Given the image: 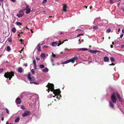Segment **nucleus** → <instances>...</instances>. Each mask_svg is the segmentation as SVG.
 <instances>
[{"label": "nucleus", "mask_w": 124, "mask_h": 124, "mask_svg": "<svg viewBox=\"0 0 124 124\" xmlns=\"http://www.w3.org/2000/svg\"><path fill=\"white\" fill-rule=\"evenodd\" d=\"M46 87H48V89L46 90L48 91V92L49 93L50 90L52 92H53V93L55 95L54 96H53V97H55V96L58 97V94H60L61 92L60 89H57L54 90V85L52 84H51L48 83V84L46 86Z\"/></svg>", "instance_id": "obj_1"}, {"label": "nucleus", "mask_w": 124, "mask_h": 124, "mask_svg": "<svg viewBox=\"0 0 124 124\" xmlns=\"http://www.w3.org/2000/svg\"><path fill=\"white\" fill-rule=\"evenodd\" d=\"M14 73L13 72L11 71L9 72H7L5 73L4 75V77L6 78H9V80H10L12 77L14 76Z\"/></svg>", "instance_id": "obj_2"}, {"label": "nucleus", "mask_w": 124, "mask_h": 124, "mask_svg": "<svg viewBox=\"0 0 124 124\" xmlns=\"http://www.w3.org/2000/svg\"><path fill=\"white\" fill-rule=\"evenodd\" d=\"M78 58V57L77 56H75L74 57L72 58L71 59L68 60L65 62H62L61 64H67L70 62H71L73 63L75 61L77 60Z\"/></svg>", "instance_id": "obj_3"}, {"label": "nucleus", "mask_w": 124, "mask_h": 124, "mask_svg": "<svg viewBox=\"0 0 124 124\" xmlns=\"http://www.w3.org/2000/svg\"><path fill=\"white\" fill-rule=\"evenodd\" d=\"M111 99L112 101L114 103H115L116 102V99L114 93H113L111 96Z\"/></svg>", "instance_id": "obj_4"}, {"label": "nucleus", "mask_w": 124, "mask_h": 124, "mask_svg": "<svg viewBox=\"0 0 124 124\" xmlns=\"http://www.w3.org/2000/svg\"><path fill=\"white\" fill-rule=\"evenodd\" d=\"M30 111H25L22 115L23 117H25L28 116L30 113Z\"/></svg>", "instance_id": "obj_5"}, {"label": "nucleus", "mask_w": 124, "mask_h": 124, "mask_svg": "<svg viewBox=\"0 0 124 124\" xmlns=\"http://www.w3.org/2000/svg\"><path fill=\"white\" fill-rule=\"evenodd\" d=\"M31 74L30 73H29L28 75L27 78L28 80L31 81H35L34 79V80L33 79V78H32L31 77Z\"/></svg>", "instance_id": "obj_6"}, {"label": "nucleus", "mask_w": 124, "mask_h": 124, "mask_svg": "<svg viewBox=\"0 0 124 124\" xmlns=\"http://www.w3.org/2000/svg\"><path fill=\"white\" fill-rule=\"evenodd\" d=\"M19 14H17L16 16L19 18H20L23 16V13L22 10H20L19 11Z\"/></svg>", "instance_id": "obj_7"}, {"label": "nucleus", "mask_w": 124, "mask_h": 124, "mask_svg": "<svg viewBox=\"0 0 124 124\" xmlns=\"http://www.w3.org/2000/svg\"><path fill=\"white\" fill-rule=\"evenodd\" d=\"M16 103L17 104H19L21 103V100L20 98L18 97L16 101Z\"/></svg>", "instance_id": "obj_8"}, {"label": "nucleus", "mask_w": 124, "mask_h": 124, "mask_svg": "<svg viewBox=\"0 0 124 124\" xmlns=\"http://www.w3.org/2000/svg\"><path fill=\"white\" fill-rule=\"evenodd\" d=\"M116 96L119 99V101L120 102H121L122 101V98L120 97V95L117 92L116 93Z\"/></svg>", "instance_id": "obj_9"}, {"label": "nucleus", "mask_w": 124, "mask_h": 124, "mask_svg": "<svg viewBox=\"0 0 124 124\" xmlns=\"http://www.w3.org/2000/svg\"><path fill=\"white\" fill-rule=\"evenodd\" d=\"M63 10L64 12H65L67 11V10L66 9L67 8V6L66 4H63Z\"/></svg>", "instance_id": "obj_10"}, {"label": "nucleus", "mask_w": 124, "mask_h": 124, "mask_svg": "<svg viewBox=\"0 0 124 124\" xmlns=\"http://www.w3.org/2000/svg\"><path fill=\"white\" fill-rule=\"evenodd\" d=\"M40 44H38L37 46V48L38 50L39 51H41V47L39 46Z\"/></svg>", "instance_id": "obj_11"}, {"label": "nucleus", "mask_w": 124, "mask_h": 124, "mask_svg": "<svg viewBox=\"0 0 124 124\" xmlns=\"http://www.w3.org/2000/svg\"><path fill=\"white\" fill-rule=\"evenodd\" d=\"M109 105L112 108H114V105L113 103H112L111 101L109 102Z\"/></svg>", "instance_id": "obj_12"}, {"label": "nucleus", "mask_w": 124, "mask_h": 124, "mask_svg": "<svg viewBox=\"0 0 124 124\" xmlns=\"http://www.w3.org/2000/svg\"><path fill=\"white\" fill-rule=\"evenodd\" d=\"M30 83L31 84H34L35 85H38L39 84L37 82H32L30 81Z\"/></svg>", "instance_id": "obj_13"}, {"label": "nucleus", "mask_w": 124, "mask_h": 124, "mask_svg": "<svg viewBox=\"0 0 124 124\" xmlns=\"http://www.w3.org/2000/svg\"><path fill=\"white\" fill-rule=\"evenodd\" d=\"M104 60L105 62H107L109 60V58L107 56L105 57H104Z\"/></svg>", "instance_id": "obj_14"}, {"label": "nucleus", "mask_w": 124, "mask_h": 124, "mask_svg": "<svg viewBox=\"0 0 124 124\" xmlns=\"http://www.w3.org/2000/svg\"><path fill=\"white\" fill-rule=\"evenodd\" d=\"M57 43L56 42H53L52 43V46H56Z\"/></svg>", "instance_id": "obj_15"}, {"label": "nucleus", "mask_w": 124, "mask_h": 124, "mask_svg": "<svg viewBox=\"0 0 124 124\" xmlns=\"http://www.w3.org/2000/svg\"><path fill=\"white\" fill-rule=\"evenodd\" d=\"M26 10V13L27 14H28L31 11V9L30 8H29Z\"/></svg>", "instance_id": "obj_16"}, {"label": "nucleus", "mask_w": 124, "mask_h": 124, "mask_svg": "<svg viewBox=\"0 0 124 124\" xmlns=\"http://www.w3.org/2000/svg\"><path fill=\"white\" fill-rule=\"evenodd\" d=\"M42 71L43 72H47L48 71V70L47 68H46L45 69H43Z\"/></svg>", "instance_id": "obj_17"}, {"label": "nucleus", "mask_w": 124, "mask_h": 124, "mask_svg": "<svg viewBox=\"0 0 124 124\" xmlns=\"http://www.w3.org/2000/svg\"><path fill=\"white\" fill-rule=\"evenodd\" d=\"M8 40L9 43H11L12 41V38L10 37H9L8 39Z\"/></svg>", "instance_id": "obj_18"}, {"label": "nucleus", "mask_w": 124, "mask_h": 124, "mask_svg": "<svg viewBox=\"0 0 124 124\" xmlns=\"http://www.w3.org/2000/svg\"><path fill=\"white\" fill-rule=\"evenodd\" d=\"M16 29L14 27L12 28V31L13 33H15L16 32Z\"/></svg>", "instance_id": "obj_19"}, {"label": "nucleus", "mask_w": 124, "mask_h": 124, "mask_svg": "<svg viewBox=\"0 0 124 124\" xmlns=\"http://www.w3.org/2000/svg\"><path fill=\"white\" fill-rule=\"evenodd\" d=\"M18 71L19 72L21 73L22 72L23 70L21 68H19L18 69Z\"/></svg>", "instance_id": "obj_20"}, {"label": "nucleus", "mask_w": 124, "mask_h": 124, "mask_svg": "<svg viewBox=\"0 0 124 124\" xmlns=\"http://www.w3.org/2000/svg\"><path fill=\"white\" fill-rule=\"evenodd\" d=\"M40 56L41 58H44L45 57V56L44 53H42L41 54Z\"/></svg>", "instance_id": "obj_21"}, {"label": "nucleus", "mask_w": 124, "mask_h": 124, "mask_svg": "<svg viewBox=\"0 0 124 124\" xmlns=\"http://www.w3.org/2000/svg\"><path fill=\"white\" fill-rule=\"evenodd\" d=\"M20 120V118L19 117H18L15 120V122H18Z\"/></svg>", "instance_id": "obj_22"}, {"label": "nucleus", "mask_w": 124, "mask_h": 124, "mask_svg": "<svg viewBox=\"0 0 124 124\" xmlns=\"http://www.w3.org/2000/svg\"><path fill=\"white\" fill-rule=\"evenodd\" d=\"M11 50V48L9 46H7L6 50L8 51H9Z\"/></svg>", "instance_id": "obj_23"}, {"label": "nucleus", "mask_w": 124, "mask_h": 124, "mask_svg": "<svg viewBox=\"0 0 124 124\" xmlns=\"http://www.w3.org/2000/svg\"><path fill=\"white\" fill-rule=\"evenodd\" d=\"M110 59L111 62H113L115 61L113 57H110Z\"/></svg>", "instance_id": "obj_24"}, {"label": "nucleus", "mask_w": 124, "mask_h": 124, "mask_svg": "<svg viewBox=\"0 0 124 124\" xmlns=\"http://www.w3.org/2000/svg\"><path fill=\"white\" fill-rule=\"evenodd\" d=\"M88 50V49L86 48H80V50H83V51H85L87 50Z\"/></svg>", "instance_id": "obj_25"}, {"label": "nucleus", "mask_w": 124, "mask_h": 124, "mask_svg": "<svg viewBox=\"0 0 124 124\" xmlns=\"http://www.w3.org/2000/svg\"><path fill=\"white\" fill-rule=\"evenodd\" d=\"M111 31V30L110 28H108L106 30V32L107 33L110 32Z\"/></svg>", "instance_id": "obj_26"}, {"label": "nucleus", "mask_w": 124, "mask_h": 124, "mask_svg": "<svg viewBox=\"0 0 124 124\" xmlns=\"http://www.w3.org/2000/svg\"><path fill=\"white\" fill-rule=\"evenodd\" d=\"M45 65L43 64H41L39 65V67L41 68H43L45 67Z\"/></svg>", "instance_id": "obj_27"}, {"label": "nucleus", "mask_w": 124, "mask_h": 124, "mask_svg": "<svg viewBox=\"0 0 124 124\" xmlns=\"http://www.w3.org/2000/svg\"><path fill=\"white\" fill-rule=\"evenodd\" d=\"M98 28V27L97 26H95L93 27V29L95 30H96Z\"/></svg>", "instance_id": "obj_28"}, {"label": "nucleus", "mask_w": 124, "mask_h": 124, "mask_svg": "<svg viewBox=\"0 0 124 124\" xmlns=\"http://www.w3.org/2000/svg\"><path fill=\"white\" fill-rule=\"evenodd\" d=\"M16 24L18 25H21L22 24L21 23L19 22H16Z\"/></svg>", "instance_id": "obj_29"}, {"label": "nucleus", "mask_w": 124, "mask_h": 124, "mask_svg": "<svg viewBox=\"0 0 124 124\" xmlns=\"http://www.w3.org/2000/svg\"><path fill=\"white\" fill-rule=\"evenodd\" d=\"M31 71L33 75H34L35 74V71L34 69H32L31 70Z\"/></svg>", "instance_id": "obj_30"}, {"label": "nucleus", "mask_w": 124, "mask_h": 124, "mask_svg": "<svg viewBox=\"0 0 124 124\" xmlns=\"http://www.w3.org/2000/svg\"><path fill=\"white\" fill-rule=\"evenodd\" d=\"M64 42V41H63L62 43L61 42V41H59V43L57 45V46H59L60 45H61V44H62Z\"/></svg>", "instance_id": "obj_31"}, {"label": "nucleus", "mask_w": 124, "mask_h": 124, "mask_svg": "<svg viewBox=\"0 0 124 124\" xmlns=\"http://www.w3.org/2000/svg\"><path fill=\"white\" fill-rule=\"evenodd\" d=\"M96 20L97 22H98L100 21L101 19L100 18H97L96 19Z\"/></svg>", "instance_id": "obj_32"}, {"label": "nucleus", "mask_w": 124, "mask_h": 124, "mask_svg": "<svg viewBox=\"0 0 124 124\" xmlns=\"http://www.w3.org/2000/svg\"><path fill=\"white\" fill-rule=\"evenodd\" d=\"M99 52V51L98 50H93V53L95 54V53H96L97 52Z\"/></svg>", "instance_id": "obj_33"}, {"label": "nucleus", "mask_w": 124, "mask_h": 124, "mask_svg": "<svg viewBox=\"0 0 124 124\" xmlns=\"http://www.w3.org/2000/svg\"><path fill=\"white\" fill-rule=\"evenodd\" d=\"M20 41L21 42V44H23L24 43V41L22 39H20Z\"/></svg>", "instance_id": "obj_34"}, {"label": "nucleus", "mask_w": 124, "mask_h": 124, "mask_svg": "<svg viewBox=\"0 0 124 124\" xmlns=\"http://www.w3.org/2000/svg\"><path fill=\"white\" fill-rule=\"evenodd\" d=\"M3 70H4L3 68H2V69L0 68V73H1L2 72Z\"/></svg>", "instance_id": "obj_35"}, {"label": "nucleus", "mask_w": 124, "mask_h": 124, "mask_svg": "<svg viewBox=\"0 0 124 124\" xmlns=\"http://www.w3.org/2000/svg\"><path fill=\"white\" fill-rule=\"evenodd\" d=\"M109 2L111 4H113L114 3L113 1L112 0H110Z\"/></svg>", "instance_id": "obj_36"}, {"label": "nucleus", "mask_w": 124, "mask_h": 124, "mask_svg": "<svg viewBox=\"0 0 124 124\" xmlns=\"http://www.w3.org/2000/svg\"><path fill=\"white\" fill-rule=\"evenodd\" d=\"M33 63L34 65L36 64L35 60H34L33 61Z\"/></svg>", "instance_id": "obj_37"}, {"label": "nucleus", "mask_w": 124, "mask_h": 124, "mask_svg": "<svg viewBox=\"0 0 124 124\" xmlns=\"http://www.w3.org/2000/svg\"><path fill=\"white\" fill-rule=\"evenodd\" d=\"M6 112H7V113L8 114H9V110H8V109L7 108H6Z\"/></svg>", "instance_id": "obj_38"}, {"label": "nucleus", "mask_w": 124, "mask_h": 124, "mask_svg": "<svg viewBox=\"0 0 124 124\" xmlns=\"http://www.w3.org/2000/svg\"><path fill=\"white\" fill-rule=\"evenodd\" d=\"M33 66H34V69H37V66H36V65H34Z\"/></svg>", "instance_id": "obj_39"}, {"label": "nucleus", "mask_w": 124, "mask_h": 124, "mask_svg": "<svg viewBox=\"0 0 124 124\" xmlns=\"http://www.w3.org/2000/svg\"><path fill=\"white\" fill-rule=\"evenodd\" d=\"M21 108L23 109H25V108H24V106H23V105H22V106H21Z\"/></svg>", "instance_id": "obj_40"}, {"label": "nucleus", "mask_w": 124, "mask_h": 124, "mask_svg": "<svg viewBox=\"0 0 124 124\" xmlns=\"http://www.w3.org/2000/svg\"><path fill=\"white\" fill-rule=\"evenodd\" d=\"M52 56L53 57H56V55L55 54H54L53 53H52Z\"/></svg>", "instance_id": "obj_41"}, {"label": "nucleus", "mask_w": 124, "mask_h": 124, "mask_svg": "<svg viewBox=\"0 0 124 124\" xmlns=\"http://www.w3.org/2000/svg\"><path fill=\"white\" fill-rule=\"evenodd\" d=\"M58 96L59 95V97H56V98H58L59 99V98H60V97H61V95L60 94H58Z\"/></svg>", "instance_id": "obj_42"}, {"label": "nucleus", "mask_w": 124, "mask_h": 124, "mask_svg": "<svg viewBox=\"0 0 124 124\" xmlns=\"http://www.w3.org/2000/svg\"><path fill=\"white\" fill-rule=\"evenodd\" d=\"M47 1V0H43V3H45Z\"/></svg>", "instance_id": "obj_43"}, {"label": "nucleus", "mask_w": 124, "mask_h": 124, "mask_svg": "<svg viewBox=\"0 0 124 124\" xmlns=\"http://www.w3.org/2000/svg\"><path fill=\"white\" fill-rule=\"evenodd\" d=\"M29 8V6L28 5H27L26 8V10L27 9H28Z\"/></svg>", "instance_id": "obj_44"}, {"label": "nucleus", "mask_w": 124, "mask_h": 124, "mask_svg": "<svg viewBox=\"0 0 124 124\" xmlns=\"http://www.w3.org/2000/svg\"><path fill=\"white\" fill-rule=\"evenodd\" d=\"M93 50H89V52L90 53H93Z\"/></svg>", "instance_id": "obj_45"}, {"label": "nucleus", "mask_w": 124, "mask_h": 124, "mask_svg": "<svg viewBox=\"0 0 124 124\" xmlns=\"http://www.w3.org/2000/svg\"><path fill=\"white\" fill-rule=\"evenodd\" d=\"M51 61L52 62H53L54 61V59H53L51 58Z\"/></svg>", "instance_id": "obj_46"}, {"label": "nucleus", "mask_w": 124, "mask_h": 124, "mask_svg": "<svg viewBox=\"0 0 124 124\" xmlns=\"http://www.w3.org/2000/svg\"><path fill=\"white\" fill-rule=\"evenodd\" d=\"M36 60L38 61H39L40 60V58L38 57H37L36 58Z\"/></svg>", "instance_id": "obj_47"}, {"label": "nucleus", "mask_w": 124, "mask_h": 124, "mask_svg": "<svg viewBox=\"0 0 124 124\" xmlns=\"http://www.w3.org/2000/svg\"><path fill=\"white\" fill-rule=\"evenodd\" d=\"M123 35H124L123 34H121L120 36V38H122V37H123Z\"/></svg>", "instance_id": "obj_48"}, {"label": "nucleus", "mask_w": 124, "mask_h": 124, "mask_svg": "<svg viewBox=\"0 0 124 124\" xmlns=\"http://www.w3.org/2000/svg\"><path fill=\"white\" fill-rule=\"evenodd\" d=\"M98 25L99 26H101L102 25V23H100L98 24Z\"/></svg>", "instance_id": "obj_49"}, {"label": "nucleus", "mask_w": 124, "mask_h": 124, "mask_svg": "<svg viewBox=\"0 0 124 124\" xmlns=\"http://www.w3.org/2000/svg\"><path fill=\"white\" fill-rule=\"evenodd\" d=\"M31 77L32 78H34V79H34V81L35 80V78L33 76H32V77Z\"/></svg>", "instance_id": "obj_50"}, {"label": "nucleus", "mask_w": 124, "mask_h": 124, "mask_svg": "<svg viewBox=\"0 0 124 124\" xmlns=\"http://www.w3.org/2000/svg\"><path fill=\"white\" fill-rule=\"evenodd\" d=\"M24 65L25 67H27V63H25L24 64Z\"/></svg>", "instance_id": "obj_51"}, {"label": "nucleus", "mask_w": 124, "mask_h": 124, "mask_svg": "<svg viewBox=\"0 0 124 124\" xmlns=\"http://www.w3.org/2000/svg\"><path fill=\"white\" fill-rule=\"evenodd\" d=\"M115 65L113 63H112L111 64H110L109 65L111 66V65Z\"/></svg>", "instance_id": "obj_52"}, {"label": "nucleus", "mask_w": 124, "mask_h": 124, "mask_svg": "<svg viewBox=\"0 0 124 124\" xmlns=\"http://www.w3.org/2000/svg\"><path fill=\"white\" fill-rule=\"evenodd\" d=\"M121 9H122L123 11L124 12V7L123 8H122Z\"/></svg>", "instance_id": "obj_53"}, {"label": "nucleus", "mask_w": 124, "mask_h": 124, "mask_svg": "<svg viewBox=\"0 0 124 124\" xmlns=\"http://www.w3.org/2000/svg\"><path fill=\"white\" fill-rule=\"evenodd\" d=\"M10 0L13 2H15V0Z\"/></svg>", "instance_id": "obj_54"}, {"label": "nucleus", "mask_w": 124, "mask_h": 124, "mask_svg": "<svg viewBox=\"0 0 124 124\" xmlns=\"http://www.w3.org/2000/svg\"><path fill=\"white\" fill-rule=\"evenodd\" d=\"M122 32L124 33V30L122 29Z\"/></svg>", "instance_id": "obj_55"}, {"label": "nucleus", "mask_w": 124, "mask_h": 124, "mask_svg": "<svg viewBox=\"0 0 124 124\" xmlns=\"http://www.w3.org/2000/svg\"><path fill=\"white\" fill-rule=\"evenodd\" d=\"M31 32L32 33H33V31H32V29L31 30Z\"/></svg>", "instance_id": "obj_56"}, {"label": "nucleus", "mask_w": 124, "mask_h": 124, "mask_svg": "<svg viewBox=\"0 0 124 124\" xmlns=\"http://www.w3.org/2000/svg\"><path fill=\"white\" fill-rule=\"evenodd\" d=\"M110 47L111 48H113V45H110Z\"/></svg>", "instance_id": "obj_57"}, {"label": "nucleus", "mask_w": 124, "mask_h": 124, "mask_svg": "<svg viewBox=\"0 0 124 124\" xmlns=\"http://www.w3.org/2000/svg\"><path fill=\"white\" fill-rule=\"evenodd\" d=\"M79 35H80V36L83 35H84V34H79Z\"/></svg>", "instance_id": "obj_58"}, {"label": "nucleus", "mask_w": 124, "mask_h": 124, "mask_svg": "<svg viewBox=\"0 0 124 124\" xmlns=\"http://www.w3.org/2000/svg\"><path fill=\"white\" fill-rule=\"evenodd\" d=\"M18 36L19 37H20V33L18 34Z\"/></svg>", "instance_id": "obj_59"}, {"label": "nucleus", "mask_w": 124, "mask_h": 124, "mask_svg": "<svg viewBox=\"0 0 124 124\" xmlns=\"http://www.w3.org/2000/svg\"><path fill=\"white\" fill-rule=\"evenodd\" d=\"M6 124H9L8 122V121H7L6 123Z\"/></svg>", "instance_id": "obj_60"}, {"label": "nucleus", "mask_w": 124, "mask_h": 124, "mask_svg": "<svg viewBox=\"0 0 124 124\" xmlns=\"http://www.w3.org/2000/svg\"><path fill=\"white\" fill-rule=\"evenodd\" d=\"M120 29H118V32H119V31H120Z\"/></svg>", "instance_id": "obj_61"}, {"label": "nucleus", "mask_w": 124, "mask_h": 124, "mask_svg": "<svg viewBox=\"0 0 124 124\" xmlns=\"http://www.w3.org/2000/svg\"><path fill=\"white\" fill-rule=\"evenodd\" d=\"M92 8V6H91L90 7V9H91Z\"/></svg>", "instance_id": "obj_62"}, {"label": "nucleus", "mask_w": 124, "mask_h": 124, "mask_svg": "<svg viewBox=\"0 0 124 124\" xmlns=\"http://www.w3.org/2000/svg\"><path fill=\"white\" fill-rule=\"evenodd\" d=\"M1 120L2 121H3L4 120V118H2L1 119Z\"/></svg>", "instance_id": "obj_63"}, {"label": "nucleus", "mask_w": 124, "mask_h": 124, "mask_svg": "<svg viewBox=\"0 0 124 124\" xmlns=\"http://www.w3.org/2000/svg\"><path fill=\"white\" fill-rule=\"evenodd\" d=\"M52 65L53 66H54V63H52Z\"/></svg>", "instance_id": "obj_64"}]
</instances>
